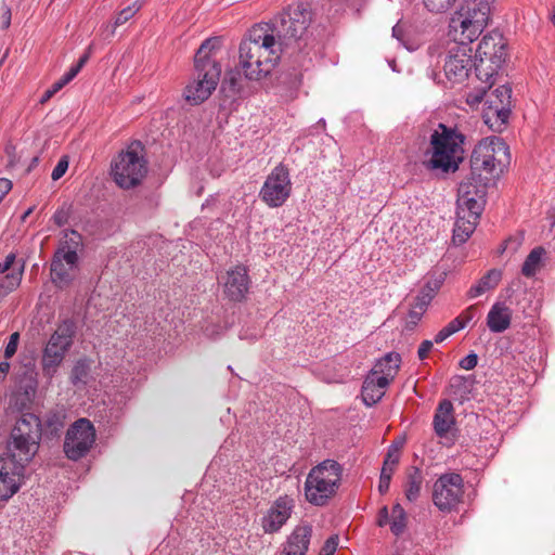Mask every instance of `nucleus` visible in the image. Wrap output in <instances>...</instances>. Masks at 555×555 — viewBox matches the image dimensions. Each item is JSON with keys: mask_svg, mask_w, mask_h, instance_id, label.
I'll use <instances>...</instances> for the list:
<instances>
[{"mask_svg": "<svg viewBox=\"0 0 555 555\" xmlns=\"http://www.w3.org/2000/svg\"><path fill=\"white\" fill-rule=\"evenodd\" d=\"M494 100H490L491 106L495 107L498 117L505 122L511 113L512 89L507 85L499 86L493 92Z\"/></svg>", "mask_w": 555, "mask_h": 555, "instance_id": "obj_28", "label": "nucleus"}, {"mask_svg": "<svg viewBox=\"0 0 555 555\" xmlns=\"http://www.w3.org/2000/svg\"><path fill=\"white\" fill-rule=\"evenodd\" d=\"M343 476L341 465L324 460L310 469L305 481L306 500L315 506H324L337 493Z\"/></svg>", "mask_w": 555, "mask_h": 555, "instance_id": "obj_7", "label": "nucleus"}, {"mask_svg": "<svg viewBox=\"0 0 555 555\" xmlns=\"http://www.w3.org/2000/svg\"><path fill=\"white\" fill-rule=\"evenodd\" d=\"M142 8V2L140 0H135L132 4L120 10L114 22L112 24H107L105 30L108 31L106 38L113 37L117 27L126 24L130 18H132Z\"/></svg>", "mask_w": 555, "mask_h": 555, "instance_id": "obj_31", "label": "nucleus"}, {"mask_svg": "<svg viewBox=\"0 0 555 555\" xmlns=\"http://www.w3.org/2000/svg\"><path fill=\"white\" fill-rule=\"evenodd\" d=\"M422 482V472L417 467H413L411 473L408 475L405 483V496L410 502H414L418 499Z\"/></svg>", "mask_w": 555, "mask_h": 555, "instance_id": "obj_33", "label": "nucleus"}, {"mask_svg": "<svg viewBox=\"0 0 555 555\" xmlns=\"http://www.w3.org/2000/svg\"><path fill=\"white\" fill-rule=\"evenodd\" d=\"M219 48L217 38L203 41L194 56V78L184 89V98L192 105L206 101L216 89L220 76L221 64L214 56Z\"/></svg>", "mask_w": 555, "mask_h": 555, "instance_id": "obj_3", "label": "nucleus"}, {"mask_svg": "<svg viewBox=\"0 0 555 555\" xmlns=\"http://www.w3.org/2000/svg\"><path fill=\"white\" fill-rule=\"evenodd\" d=\"M89 56H90L89 52H86L85 54H82L79 57L77 64H75L70 68L74 69L76 72V74H78L82 69V67L86 65V63L88 62Z\"/></svg>", "mask_w": 555, "mask_h": 555, "instance_id": "obj_52", "label": "nucleus"}, {"mask_svg": "<svg viewBox=\"0 0 555 555\" xmlns=\"http://www.w3.org/2000/svg\"><path fill=\"white\" fill-rule=\"evenodd\" d=\"M18 339H20V334L17 332H14L11 334L10 339L4 349V357L7 359H10L15 354V352L17 350Z\"/></svg>", "mask_w": 555, "mask_h": 555, "instance_id": "obj_44", "label": "nucleus"}, {"mask_svg": "<svg viewBox=\"0 0 555 555\" xmlns=\"http://www.w3.org/2000/svg\"><path fill=\"white\" fill-rule=\"evenodd\" d=\"M555 227V218L553 219V221L551 222V228H554Z\"/></svg>", "mask_w": 555, "mask_h": 555, "instance_id": "obj_64", "label": "nucleus"}, {"mask_svg": "<svg viewBox=\"0 0 555 555\" xmlns=\"http://www.w3.org/2000/svg\"><path fill=\"white\" fill-rule=\"evenodd\" d=\"M544 253L545 250L543 247H535L529 253L521 267V273L525 276L531 278L537 273Z\"/></svg>", "mask_w": 555, "mask_h": 555, "instance_id": "obj_34", "label": "nucleus"}, {"mask_svg": "<svg viewBox=\"0 0 555 555\" xmlns=\"http://www.w3.org/2000/svg\"><path fill=\"white\" fill-rule=\"evenodd\" d=\"M78 74L72 68L65 73L57 81L54 82V90H61L68 82H70Z\"/></svg>", "mask_w": 555, "mask_h": 555, "instance_id": "obj_46", "label": "nucleus"}, {"mask_svg": "<svg viewBox=\"0 0 555 555\" xmlns=\"http://www.w3.org/2000/svg\"><path fill=\"white\" fill-rule=\"evenodd\" d=\"M39 158L38 157H34L33 160H31V167L35 166L37 163H38Z\"/></svg>", "mask_w": 555, "mask_h": 555, "instance_id": "obj_63", "label": "nucleus"}, {"mask_svg": "<svg viewBox=\"0 0 555 555\" xmlns=\"http://www.w3.org/2000/svg\"><path fill=\"white\" fill-rule=\"evenodd\" d=\"M67 169H68V158H67V156H63L60 158L56 166L52 170V173H51L52 180L56 181V180L61 179L65 175Z\"/></svg>", "mask_w": 555, "mask_h": 555, "instance_id": "obj_42", "label": "nucleus"}, {"mask_svg": "<svg viewBox=\"0 0 555 555\" xmlns=\"http://www.w3.org/2000/svg\"><path fill=\"white\" fill-rule=\"evenodd\" d=\"M67 352L66 349L62 347H55V343H48L46 348L43 349L42 354V370L44 375L47 376H53L56 372V369L62 363L65 353Z\"/></svg>", "mask_w": 555, "mask_h": 555, "instance_id": "obj_26", "label": "nucleus"}, {"mask_svg": "<svg viewBox=\"0 0 555 555\" xmlns=\"http://www.w3.org/2000/svg\"><path fill=\"white\" fill-rule=\"evenodd\" d=\"M65 240L60 243L59 248L55 251H75L78 254V249L82 245V237L76 230H66L64 232Z\"/></svg>", "mask_w": 555, "mask_h": 555, "instance_id": "obj_36", "label": "nucleus"}, {"mask_svg": "<svg viewBox=\"0 0 555 555\" xmlns=\"http://www.w3.org/2000/svg\"><path fill=\"white\" fill-rule=\"evenodd\" d=\"M474 383V375H454L449 382V387L453 396L464 399L472 391Z\"/></svg>", "mask_w": 555, "mask_h": 555, "instance_id": "obj_32", "label": "nucleus"}, {"mask_svg": "<svg viewBox=\"0 0 555 555\" xmlns=\"http://www.w3.org/2000/svg\"><path fill=\"white\" fill-rule=\"evenodd\" d=\"M10 370V363L8 361L0 362V378H4Z\"/></svg>", "mask_w": 555, "mask_h": 555, "instance_id": "obj_56", "label": "nucleus"}, {"mask_svg": "<svg viewBox=\"0 0 555 555\" xmlns=\"http://www.w3.org/2000/svg\"><path fill=\"white\" fill-rule=\"evenodd\" d=\"M79 257L75 251H55L50 266L51 281L59 288L68 287L76 278Z\"/></svg>", "mask_w": 555, "mask_h": 555, "instance_id": "obj_16", "label": "nucleus"}, {"mask_svg": "<svg viewBox=\"0 0 555 555\" xmlns=\"http://www.w3.org/2000/svg\"><path fill=\"white\" fill-rule=\"evenodd\" d=\"M390 531L396 535H401L406 528V513L399 504H395L391 508Z\"/></svg>", "mask_w": 555, "mask_h": 555, "instance_id": "obj_35", "label": "nucleus"}, {"mask_svg": "<svg viewBox=\"0 0 555 555\" xmlns=\"http://www.w3.org/2000/svg\"><path fill=\"white\" fill-rule=\"evenodd\" d=\"M490 20V4L486 0H467L452 15L448 37L454 42L472 43Z\"/></svg>", "mask_w": 555, "mask_h": 555, "instance_id": "obj_6", "label": "nucleus"}, {"mask_svg": "<svg viewBox=\"0 0 555 555\" xmlns=\"http://www.w3.org/2000/svg\"><path fill=\"white\" fill-rule=\"evenodd\" d=\"M12 436L21 439H30L31 442L41 440V423L38 416L33 413L22 414L11 430Z\"/></svg>", "mask_w": 555, "mask_h": 555, "instance_id": "obj_21", "label": "nucleus"}, {"mask_svg": "<svg viewBox=\"0 0 555 555\" xmlns=\"http://www.w3.org/2000/svg\"><path fill=\"white\" fill-rule=\"evenodd\" d=\"M39 442H31L30 439H21L18 437L10 435L7 443V451L4 453H11L17 461H21L25 465L33 460L39 449Z\"/></svg>", "mask_w": 555, "mask_h": 555, "instance_id": "obj_23", "label": "nucleus"}, {"mask_svg": "<svg viewBox=\"0 0 555 555\" xmlns=\"http://www.w3.org/2000/svg\"><path fill=\"white\" fill-rule=\"evenodd\" d=\"M399 460L400 454L398 449L390 448L384 460V464L379 476L378 491L380 492V494H385L389 490L391 476L395 472L396 466L399 463Z\"/></svg>", "mask_w": 555, "mask_h": 555, "instance_id": "obj_27", "label": "nucleus"}, {"mask_svg": "<svg viewBox=\"0 0 555 555\" xmlns=\"http://www.w3.org/2000/svg\"><path fill=\"white\" fill-rule=\"evenodd\" d=\"M69 218V212L67 209L61 208L57 209L53 215V221L57 227H63L67 223Z\"/></svg>", "mask_w": 555, "mask_h": 555, "instance_id": "obj_47", "label": "nucleus"}, {"mask_svg": "<svg viewBox=\"0 0 555 555\" xmlns=\"http://www.w3.org/2000/svg\"><path fill=\"white\" fill-rule=\"evenodd\" d=\"M509 160L508 145L498 137H488L478 142L470 155V177L463 182L473 185H483L485 195L487 185L496 165H504Z\"/></svg>", "mask_w": 555, "mask_h": 555, "instance_id": "obj_5", "label": "nucleus"}, {"mask_svg": "<svg viewBox=\"0 0 555 555\" xmlns=\"http://www.w3.org/2000/svg\"><path fill=\"white\" fill-rule=\"evenodd\" d=\"M392 37H395L399 41H403V28L400 24H396L392 27Z\"/></svg>", "mask_w": 555, "mask_h": 555, "instance_id": "obj_54", "label": "nucleus"}, {"mask_svg": "<svg viewBox=\"0 0 555 555\" xmlns=\"http://www.w3.org/2000/svg\"><path fill=\"white\" fill-rule=\"evenodd\" d=\"M451 334L443 327L441 328L436 335H435V338H434V341L436 344H440L442 341H444L448 337H450Z\"/></svg>", "mask_w": 555, "mask_h": 555, "instance_id": "obj_53", "label": "nucleus"}, {"mask_svg": "<svg viewBox=\"0 0 555 555\" xmlns=\"http://www.w3.org/2000/svg\"><path fill=\"white\" fill-rule=\"evenodd\" d=\"M466 135L461 126L439 122L429 137L430 157L426 168L441 173H453L464 160Z\"/></svg>", "mask_w": 555, "mask_h": 555, "instance_id": "obj_2", "label": "nucleus"}, {"mask_svg": "<svg viewBox=\"0 0 555 555\" xmlns=\"http://www.w3.org/2000/svg\"><path fill=\"white\" fill-rule=\"evenodd\" d=\"M502 279V272L498 269L489 270L478 282L473 285L467 295L469 298H476L485 294L489 289H493L498 286Z\"/></svg>", "mask_w": 555, "mask_h": 555, "instance_id": "obj_29", "label": "nucleus"}, {"mask_svg": "<svg viewBox=\"0 0 555 555\" xmlns=\"http://www.w3.org/2000/svg\"><path fill=\"white\" fill-rule=\"evenodd\" d=\"M456 0H423L426 9L433 13H443L448 11Z\"/></svg>", "mask_w": 555, "mask_h": 555, "instance_id": "obj_41", "label": "nucleus"}, {"mask_svg": "<svg viewBox=\"0 0 555 555\" xmlns=\"http://www.w3.org/2000/svg\"><path fill=\"white\" fill-rule=\"evenodd\" d=\"M464 481L460 474L441 475L434 483L433 502L441 512L452 511L462 500Z\"/></svg>", "mask_w": 555, "mask_h": 555, "instance_id": "obj_12", "label": "nucleus"}, {"mask_svg": "<svg viewBox=\"0 0 555 555\" xmlns=\"http://www.w3.org/2000/svg\"><path fill=\"white\" fill-rule=\"evenodd\" d=\"M377 376L370 374L365 377L362 385V399L366 406H372L377 403L385 395V388L380 387L376 383Z\"/></svg>", "mask_w": 555, "mask_h": 555, "instance_id": "obj_30", "label": "nucleus"}, {"mask_svg": "<svg viewBox=\"0 0 555 555\" xmlns=\"http://www.w3.org/2000/svg\"><path fill=\"white\" fill-rule=\"evenodd\" d=\"M312 537V526H297L283 546V555H306Z\"/></svg>", "mask_w": 555, "mask_h": 555, "instance_id": "obj_20", "label": "nucleus"}, {"mask_svg": "<svg viewBox=\"0 0 555 555\" xmlns=\"http://www.w3.org/2000/svg\"><path fill=\"white\" fill-rule=\"evenodd\" d=\"M476 307L470 306L459 315V319H462V322H464V326H466L474 319Z\"/></svg>", "mask_w": 555, "mask_h": 555, "instance_id": "obj_51", "label": "nucleus"}, {"mask_svg": "<svg viewBox=\"0 0 555 555\" xmlns=\"http://www.w3.org/2000/svg\"><path fill=\"white\" fill-rule=\"evenodd\" d=\"M90 374V365L86 359L78 360L70 374V382L74 386L86 385Z\"/></svg>", "mask_w": 555, "mask_h": 555, "instance_id": "obj_37", "label": "nucleus"}, {"mask_svg": "<svg viewBox=\"0 0 555 555\" xmlns=\"http://www.w3.org/2000/svg\"><path fill=\"white\" fill-rule=\"evenodd\" d=\"M292 182L288 169L280 164L267 177L259 196L269 207L282 206L291 196Z\"/></svg>", "mask_w": 555, "mask_h": 555, "instance_id": "obj_13", "label": "nucleus"}, {"mask_svg": "<svg viewBox=\"0 0 555 555\" xmlns=\"http://www.w3.org/2000/svg\"><path fill=\"white\" fill-rule=\"evenodd\" d=\"M431 299L433 295L430 288H423L416 296L415 301L408 314V321L405 324V328L408 331H413L414 327L418 324Z\"/></svg>", "mask_w": 555, "mask_h": 555, "instance_id": "obj_25", "label": "nucleus"}, {"mask_svg": "<svg viewBox=\"0 0 555 555\" xmlns=\"http://www.w3.org/2000/svg\"><path fill=\"white\" fill-rule=\"evenodd\" d=\"M338 535H331L321 548L320 555H334L338 546Z\"/></svg>", "mask_w": 555, "mask_h": 555, "instance_id": "obj_43", "label": "nucleus"}, {"mask_svg": "<svg viewBox=\"0 0 555 555\" xmlns=\"http://www.w3.org/2000/svg\"><path fill=\"white\" fill-rule=\"evenodd\" d=\"M469 44L455 42V46L449 49L443 69L446 77L452 83H463L474 67Z\"/></svg>", "mask_w": 555, "mask_h": 555, "instance_id": "obj_14", "label": "nucleus"}, {"mask_svg": "<svg viewBox=\"0 0 555 555\" xmlns=\"http://www.w3.org/2000/svg\"><path fill=\"white\" fill-rule=\"evenodd\" d=\"M24 271V263L22 264L18 272L8 273L0 283V294H9L16 289L22 281Z\"/></svg>", "mask_w": 555, "mask_h": 555, "instance_id": "obj_39", "label": "nucleus"}, {"mask_svg": "<svg viewBox=\"0 0 555 555\" xmlns=\"http://www.w3.org/2000/svg\"><path fill=\"white\" fill-rule=\"evenodd\" d=\"M434 341L431 340H423L417 350V357L420 360H425L429 352L433 350Z\"/></svg>", "mask_w": 555, "mask_h": 555, "instance_id": "obj_48", "label": "nucleus"}, {"mask_svg": "<svg viewBox=\"0 0 555 555\" xmlns=\"http://www.w3.org/2000/svg\"><path fill=\"white\" fill-rule=\"evenodd\" d=\"M465 326H464V322H462V319H459V317H456L455 319H453L450 323H448L444 328L451 334L453 335L454 333L463 330Z\"/></svg>", "mask_w": 555, "mask_h": 555, "instance_id": "obj_50", "label": "nucleus"}, {"mask_svg": "<svg viewBox=\"0 0 555 555\" xmlns=\"http://www.w3.org/2000/svg\"><path fill=\"white\" fill-rule=\"evenodd\" d=\"M454 424L453 404L450 400L444 399L440 401L434 415L433 425L435 434L438 437L443 438L448 435Z\"/></svg>", "mask_w": 555, "mask_h": 555, "instance_id": "obj_22", "label": "nucleus"}, {"mask_svg": "<svg viewBox=\"0 0 555 555\" xmlns=\"http://www.w3.org/2000/svg\"><path fill=\"white\" fill-rule=\"evenodd\" d=\"M550 20H551L552 24L555 26V8H553V10L551 12Z\"/></svg>", "mask_w": 555, "mask_h": 555, "instance_id": "obj_62", "label": "nucleus"}, {"mask_svg": "<svg viewBox=\"0 0 555 555\" xmlns=\"http://www.w3.org/2000/svg\"><path fill=\"white\" fill-rule=\"evenodd\" d=\"M25 465L11 453L0 455V501H9L22 487Z\"/></svg>", "mask_w": 555, "mask_h": 555, "instance_id": "obj_15", "label": "nucleus"}, {"mask_svg": "<svg viewBox=\"0 0 555 555\" xmlns=\"http://www.w3.org/2000/svg\"><path fill=\"white\" fill-rule=\"evenodd\" d=\"M478 364V356L475 352H470L466 357L460 360V367L466 371L475 369Z\"/></svg>", "mask_w": 555, "mask_h": 555, "instance_id": "obj_45", "label": "nucleus"}, {"mask_svg": "<svg viewBox=\"0 0 555 555\" xmlns=\"http://www.w3.org/2000/svg\"><path fill=\"white\" fill-rule=\"evenodd\" d=\"M512 321V310L501 301L495 302L487 315V325L492 333H503Z\"/></svg>", "mask_w": 555, "mask_h": 555, "instance_id": "obj_24", "label": "nucleus"}, {"mask_svg": "<svg viewBox=\"0 0 555 555\" xmlns=\"http://www.w3.org/2000/svg\"><path fill=\"white\" fill-rule=\"evenodd\" d=\"M48 343H55V347H62L66 350H68L70 348L72 345H66L65 344V340L61 337H57L55 340H53V334L51 335L50 339Z\"/></svg>", "mask_w": 555, "mask_h": 555, "instance_id": "obj_55", "label": "nucleus"}, {"mask_svg": "<svg viewBox=\"0 0 555 555\" xmlns=\"http://www.w3.org/2000/svg\"><path fill=\"white\" fill-rule=\"evenodd\" d=\"M400 362L401 357L399 353L389 352L374 364L370 374L377 376L376 383L378 386L387 387L397 375Z\"/></svg>", "mask_w": 555, "mask_h": 555, "instance_id": "obj_19", "label": "nucleus"}, {"mask_svg": "<svg viewBox=\"0 0 555 555\" xmlns=\"http://www.w3.org/2000/svg\"><path fill=\"white\" fill-rule=\"evenodd\" d=\"M310 22L311 12L302 4H298L279 14L269 23H262L261 25L270 27V33L273 35V38L276 39L282 47L287 43V40L300 39L306 33Z\"/></svg>", "mask_w": 555, "mask_h": 555, "instance_id": "obj_10", "label": "nucleus"}, {"mask_svg": "<svg viewBox=\"0 0 555 555\" xmlns=\"http://www.w3.org/2000/svg\"><path fill=\"white\" fill-rule=\"evenodd\" d=\"M389 518H391V514H389L388 507L383 506L379 509L378 515H377V521H376L377 526L378 527L386 526L387 524L390 522Z\"/></svg>", "mask_w": 555, "mask_h": 555, "instance_id": "obj_49", "label": "nucleus"}, {"mask_svg": "<svg viewBox=\"0 0 555 555\" xmlns=\"http://www.w3.org/2000/svg\"><path fill=\"white\" fill-rule=\"evenodd\" d=\"M514 243L516 244L515 249L517 248V246H519V245H520V242H519V241H516V240H512V238H509V240H507V241L505 242V248H507V246H508V245L514 244Z\"/></svg>", "mask_w": 555, "mask_h": 555, "instance_id": "obj_60", "label": "nucleus"}, {"mask_svg": "<svg viewBox=\"0 0 555 555\" xmlns=\"http://www.w3.org/2000/svg\"><path fill=\"white\" fill-rule=\"evenodd\" d=\"M60 90H54V83L51 86V88H49L42 99H41V102H46L48 101L49 99H51L55 93H57Z\"/></svg>", "mask_w": 555, "mask_h": 555, "instance_id": "obj_57", "label": "nucleus"}, {"mask_svg": "<svg viewBox=\"0 0 555 555\" xmlns=\"http://www.w3.org/2000/svg\"><path fill=\"white\" fill-rule=\"evenodd\" d=\"M147 172V162L140 142L131 143L112 164V177L121 189H132L141 183Z\"/></svg>", "mask_w": 555, "mask_h": 555, "instance_id": "obj_9", "label": "nucleus"}, {"mask_svg": "<svg viewBox=\"0 0 555 555\" xmlns=\"http://www.w3.org/2000/svg\"><path fill=\"white\" fill-rule=\"evenodd\" d=\"M96 440V431L88 418H78L66 430L63 451L70 461L85 457Z\"/></svg>", "mask_w": 555, "mask_h": 555, "instance_id": "obj_11", "label": "nucleus"}, {"mask_svg": "<svg viewBox=\"0 0 555 555\" xmlns=\"http://www.w3.org/2000/svg\"><path fill=\"white\" fill-rule=\"evenodd\" d=\"M75 333L76 323L70 319L64 320L53 333V340L61 337L65 340L66 345H72Z\"/></svg>", "mask_w": 555, "mask_h": 555, "instance_id": "obj_38", "label": "nucleus"}, {"mask_svg": "<svg viewBox=\"0 0 555 555\" xmlns=\"http://www.w3.org/2000/svg\"><path fill=\"white\" fill-rule=\"evenodd\" d=\"M34 211V207H30L28 208L22 216V221H25L29 216L30 214Z\"/></svg>", "mask_w": 555, "mask_h": 555, "instance_id": "obj_59", "label": "nucleus"}, {"mask_svg": "<svg viewBox=\"0 0 555 555\" xmlns=\"http://www.w3.org/2000/svg\"><path fill=\"white\" fill-rule=\"evenodd\" d=\"M249 276L244 266H236L227 271L224 294L230 300L241 301L249 288Z\"/></svg>", "mask_w": 555, "mask_h": 555, "instance_id": "obj_18", "label": "nucleus"}, {"mask_svg": "<svg viewBox=\"0 0 555 555\" xmlns=\"http://www.w3.org/2000/svg\"><path fill=\"white\" fill-rule=\"evenodd\" d=\"M294 508V500L288 495L279 496L261 518L264 533H275L287 522Z\"/></svg>", "mask_w": 555, "mask_h": 555, "instance_id": "obj_17", "label": "nucleus"}, {"mask_svg": "<svg viewBox=\"0 0 555 555\" xmlns=\"http://www.w3.org/2000/svg\"><path fill=\"white\" fill-rule=\"evenodd\" d=\"M281 43L273 38L270 27L255 25L238 47V67L248 80L267 77L281 56Z\"/></svg>", "mask_w": 555, "mask_h": 555, "instance_id": "obj_1", "label": "nucleus"}, {"mask_svg": "<svg viewBox=\"0 0 555 555\" xmlns=\"http://www.w3.org/2000/svg\"><path fill=\"white\" fill-rule=\"evenodd\" d=\"M222 90L230 91L233 94L241 90V72L228 70L222 81Z\"/></svg>", "mask_w": 555, "mask_h": 555, "instance_id": "obj_40", "label": "nucleus"}, {"mask_svg": "<svg viewBox=\"0 0 555 555\" xmlns=\"http://www.w3.org/2000/svg\"><path fill=\"white\" fill-rule=\"evenodd\" d=\"M507 57V42L498 30L486 34L480 40L476 50L474 68L476 77L483 83L485 88H491L494 77L502 68Z\"/></svg>", "mask_w": 555, "mask_h": 555, "instance_id": "obj_8", "label": "nucleus"}, {"mask_svg": "<svg viewBox=\"0 0 555 555\" xmlns=\"http://www.w3.org/2000/svg\"><path fill=\"white\" fill-rule=\"evenodd\" d=\"M456 204V221L452 242L457 246L464 244L476 229L477 220L486 204L483 185L461 182L457 189Z\"/></svg>", "mask_w": 555, "mask_h": 555, "instance_id": "obj_4", "label": "nucleus"}, {"mask_svg": "<svg viewBox=\"0 0 555 555\" xmlns=\"http://www.w3.org/2000/svg\"><path fill=\"white\" fill-rule=\"evenodd\" d=\"M15 259H16L15 254L10 253L9 255L5 256L4 263H7L9 266V268H11L13 266Z\"/></svg>", "mask_w": 555, "mask_h": 555, "instance_id": "obj_58", "label": "nucleus"}, {"mask_svg": "<svg viewBox=\"0 0 555 555\" xmlns=\"http://www.w3.org/2000/svg\"><path fill=\"white\" fill-rule=\"evenodd\" d=\"M9 270H10V268H9V266L7 263H4V261L0 262V273H4V272H7Z\"/></svg>", "mask_w": 555, "mask_h": 555, "instance_id": "obj_61", "label": "nucleus"}]
</instances>
